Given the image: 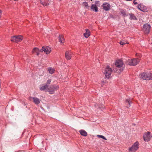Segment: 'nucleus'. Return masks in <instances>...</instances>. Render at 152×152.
<instances>
[{"instance_id": "1", "label": "nucleus", "mask_w": 152, "mask_h": 152, "mask_svg": "<svg viewBox=\"0 0 152 152\" xmlns=\"http://www.w3.org/2000/svg\"><path fill=\"white\" fill-rule=\"evenodd\" d=\"M140 60L138 58H133L132 59H128L126 62V64L129 66H135L138 64Z\"/></svg>"}, {"instance_id": "2", "label": "nucleus", "mask_w": 152, "mask_h": 152, "mask_svg": "<svg viewBox=\"0 0 152 152\" xmlns=\"http://www.w3.org/2000/svg\"><path fill=\"white\" fill-rule=\"evenodd\" d=\"M152 74L150 72H144L140 75V77L144 80L152 79Z\"/></svg>"}, {"instance_id": "3", "label": "nucleus", "mask_w": 152, "mask_h": 152, "mask_svg": "<svg viewBox=\"0 0 152 152\" xmlns=\"http://www.w3.org/2000/svg\"><path fill=\"white\" fill-rule=\"evenodd\" d=\"M113 71L111 68L110 67H106L104 72L106 78H109L110 77L111 73Z\"/></svg>"}, {"instance_id": "4", "label": "nucleus", "mask_w": 152, "mask_h": 152, "mask_svg": "<svg viewBox=\"0 0 152 152\" xmlns=\"http://www.w3.org/2000/svg\"><path fill=\"white\" fill-rule=\"evenodd\" d=\"M23 37L20 35L12 37L11 40L12 42H21L23 40Z\"/></svg>"}, {"instance_id": "5", "label": "nucleus", "mask_w": 152, "mask_h": 152, "mask_svg": "<svg viewBox=\"0 0 152 152\" xmlns=\"http://www.w3.org/2000/svg\"><path fill=\"white\" fill-rule=\"evenodd\" d=\"M139 144L138 142H135L132 147L129 149V150L130 152H135L139 148Z\"/></svg>"}, {"instance_id": "6", "label": "nucleus", "mask_w": 152, "mask_h": 152, "mask_svg": "<svg viewBox=\"0 0 152 152\" xmlns=\"http://www.w3.org/2000/svg\"><path fill=\"white\" fill-rule=\"evenodd\" d=\"M151 26L148 24H145L143 25V30L145 34H148L150 31Z\"/></svg>"}, {"instance_id": "7", "label": "nucleus", "mask_w": 152, "mask_h": 152, "mask_svg": "<svg viewBox=\"0 0 152 152\" xmlns=\"http://www.w3.org/2000/svg\"><path fill=\"white\" fill-rule=\"evenodd\" d=\"M51 49L50 47L48 46H43L40 50L41 52L44 51L46 54H49L51 51Z\"/></svg>"}, {"instance_id": "8", "label": "nucleus", "mask_w": 152, "mask_h": 152, "mask_svg": "<svg viewBox=\"0 0 152 152\" xmlns=\"http://www.w3.org/2000/svg\"><path fill=\"white\" fill-rule=\"evenodd\" d=\"M58 86L56 85H51L49 88H48V91L50 94H52L54 91L56 90L58 88Z\"/></svg>"}, {"instance_id": "9", "label": "nucleus", "mask_w": 152, "mask_h": 152, "mask_svg": "<svg viewBox=\"0 0 152 152\" xmlns=\"http://www.w3.org/2000/svg\"><path fill=\"white\" fill-rule=\"evenodd\" d=\"M152 136L150 135V133L149 132H147V133L144 134L143 136L144 140L145 142L149 141Z\"/></svg>"}, {"instance_id": "10", "label": "nucleus", "mask_w": 152, "mask_h": 152, "mask_svg": "<svg viewBox=\"0 0 152 152\" xmlns=\"http://www.w3.org/2000/svg\"><path fill=\"white\" fill-rule=\"evenodd\" d=\"M29 99L30 101H33L36 105L40 103L39 99L36 97H30Z\"/></svg>"}, {"instance_id": "11", "label": "nucleus", "mask_w": 152, "mask_h": 152, "mask_svg": "<svg viewBox=\"0 0 152 152\" xmlns=\"http://www.w3.org/2000/svg\"><path fill=\"white\" fill-rule=\"evenodd\" d=\"M103 9L106 11H108L110 8V5L108 3L105 2L102 5Z\"/></svg>"}, {"instance_id": "12", "label": "nucleus", "mask_w": 152, "mask_h": 152, "mask_svg": "<svg viewBox=\"0 0 152 152\" xmlns=\"http://www.w3.org/2000/svg\"><path fill=\"white\" fill-rule=\"evenodd\" d=\"M124 64L123 61L121 59L116 60L115 63V64L116 66H122Z\"/></svg>"}, {"instance_id": "13", "label": "nucleus", "mask_w": 152, "mask_h": 152, "mask_svg": "<svg viewBox=\"0 0 152 152\" xmlns=\"http://www.w3.org/2000/svg\"><path fill=\"white\" fill-rule=\"evenodd\" d=\"M72 56V53L70 51H66L65 53V57L67 60H70Z\"/></svg>"}, {"instance_id": "14", "label": "nucleus", "mask_w": 152, "mask_h": 152, "mask_svg": "<svg viewBox=\"0 0 152 152\" xmlns=\"http://www.w3.org/2000/svg\"><path fill=\"white\" fill-rule=\"evenodd\" d=\"M113 70L115 72L120 73L124 70L123 67H114Z\"/></svg>"}, {"instance_id": "15", "label": "nucleus", "mask_w": 152, "mask_h": 152, "mask_svg": "<svg viewBox=\"0 0 152 152\" xmlns=\"http://www.w3.org/2000/svg\"><path fill=\"white\" fill-rule=\"evenodd\" d=\"M41 52L40 50L37 48H34L32 51V53H36L37 56H39V52Z\"/></svg>"}, {"instance_id": "16", "label": "nucleus", "mask_w": 152, "mask_h": 152, "mask_svg": "<svg viewBox=\"0 0 152 152\" xmlns=\"http://www.w3.org/2000/svg\"><path fill=\"white\" fill-rule=\"evenodd\" d=\"M48 86L47 85H42L41 86L40 88V90L41 91H48Z\"/></svg>"}, {"instance_id": "17", "label": "nucleus", "mask_w": 152, "mask_h": 152, "mask_svg": "<svg viewBox=\"0 0 152 152\" xmlns=\"http://www.w3.org/2000/svg\"><path fill=\"white\" fill-rule=\"evenodd\" d=\"M120 12L121 14L124 17L127 16L128 15V14L126 13L125 10H120Z\"/></svg>"}, {"instance_id": "18", "label": "nucleus", "mask_w": 152, "mask_h": 152, "mask_svg": "<svg viewBox=\"0 0 152 152\" xmlns=\"http://www.w3.org/2000/svg\"><path fill=\"white\" fill-rule=\"evenodd\" d=\"M86 32L84 34V36L86 38H88L90 35V31L88 29H86Z\"/></svg>"}, {"instance_id": "19", "label": "nucleus", "mask_w": 152, "mask_h": 152, "mask_svg": "<svg viewBox=\"0 0 152 152\" xmlns=\"http://www.w3.org/2000/svg\"><path fill=\"white\" fill-rule=\"evenodd\" d=\"M129 15L130 16L129 19L130 20H137V18L134 14L132 13H129Z\"/></svg>"}, {"instance_id": "20", "label": "nucleus", "mask_w": 152, "mask_h": 152, "mask_svg": "<svg viewBox=\"0 0 152 152\" xmlns=\"http://www.w3.org/2000/svg\"><path fill=\"white\" fill-rule=\"evenodd\" d=\"M55 70L52 67H49L48 68V71L51 74L53 73Z\"/></svg>"}, {"instance_id": "21", "label": "nucleus", "mask_w": 152, "mask_h": 152, "mask_svg": "<svg viewBox=\"0 0 152 152\" xmlns=\"http://www.w3.org/2000/svg\"><path fill=\"white\" fill-rule=\"evenodd\" d=\"M59 41L61 43H64V39L63 35H60L59 36Z\"/></svg>"}, {"instance_id": "22", "label": "nucleus", "mask_w": 152, "mask_h": 152, "mask_svg": "<svg viewBox=\"0 0 152 152\" xmlns=\"http://www.w3.org/2000/svg\"><path fill=\"white\" fill-rule=\"evenodd\" d=\"M79 132L80 134L83 136H86L87 135V133L84 130H80L79 131Z\"/></svg>"}, {"instance_id": "23", "label": "nucleus", "mask_w": 152, "mask_h": 152, "mask_svg": "<svg viewBox=\"0 0 152 152\" xmlns=\"http://www.w3.org/2000/svg\"><path fill=\"white\" fill-rule=\"evenodd\" d=\"M143 5L142 4H139L137 6V8L139 9L140 10V11H143V12L144 11L143 10Z\"/></svg>"}, {"instance_id": "24", "label": "nucleus", "mask_w": 152, "mask_h": 152, "mask_svg": "<svg viewBox=\"0 0 152 152\" xmlns=\"http://www.w3.org/2000/svg\"><path fill=\"white\" fill-rule=\"evenodd\" d=\"M126 103L128 104L129 106V107H127V108H128L130 106V104L131 103V101L130 99H126Z\"/></svg>"}, {"instance_id": "25", "label": "nucleus", "mask_w": 152, "mask_h": 152, "mask_svg": "<svg viewBox=\"0 0 152 152\" xmlns=\"http://www.w3.org/2000/svg\"><path fill=\"white\" fill-rule=\"evenodd\" d=\"M107 82H106V79L105 78H104V79H103L101 82V86H103L104 84L105 83H106Z\"/></svg>"}, {"instance_id": "26", "label": "nucleus", "mask_w": 152, "mask_h": 152, "mask_svg": "<svg viewBox=\"0 0 152 152\" xmlns=\"http://www.w3.org/2000/svg\"><path fill=\"white\" fill-rule=\"evenodd\" d=\"M40 1L41 4H42L44 6H47V5H49V3H47L46 1L44 2L41 1Z\"/></svg>"}, {"instance_id": "27", "label": "nucleus", "mask_w": 152, "mask_h": 152, "mask_svg": "<svg viewBox=\"0 0 152 152\" xmlns=\"http://www.w3.org/2000/svg\"><path fill=\"white\" fill-rule=\"evenodd\" d=\"M97 136L99 138H102L103 139L105 140H107V139L104 136L102 135H97Z\"/></svg>"}, {"instance_id": "28", "label": "nucleus", "mask_w": 152, "mask_h": 152, "mask_svg": "<svg viewBox=\"0 0 152 152\" xmlns=\"http://www.w3.org/2000/svg\"><path fill=\"white\" fill-rule=\"evenodd\" d=\"M99 1H96V12H97L98 11V8L96 5L97 4V6H99Z\"/></svg>"}, {"instance_id": "29", "label": "nucleus", "mask_w": 152, "mask_h": 152, "mask_svg": "<svg viewBox=\"0 0 152 152\" xmlns=\"http://www.w3.org/2000/svg\"><path fill=\"white\" fill-rule=\"evenodd\" d=\"M83 5L85 7L86 9H88V3L86 2H84L83 3Z\"/></svg>"}, {"instance_id": "30", "label": "nucleus", "mask_w": 152, "mask_h": 152, "mask_svg": "<svg viewBox=\"0 0 152 152\" xmlns=\"http://www.w3.org/2000/svg\"><path fill=\"white\" fill-rule=\"evenodd\" d=\"M126 43H128L126 42L125 41L123 40L121 41L120 42V44L121 45H123Z\"/></svg>"}, {"instance_id": "31", "label": "nucleus", "mask_w": 152, "mask_h": 152, "mask_svg": "<svg viewBox=\"0 0 152 152\" xmlns=\"http://www.w3.org/2000/svg\"><path fill=\"white\" fill-rule=\"evenodd\" d=\"M91 8L93 11H95V5L94 4L92 5Z\"/></svg>"}, {"instance_id": "32", "label": "nucleus", "mask_w": 152, "mask_h": 152, "mask_svg": "<svg viewBox=\"0 0 152 152\" xmlns=\"http://www.w3.org/2000/svg\"><path fill=\"white\" fill-rule=\"evenodd\" d=\"M104 108L105 107L103 105H102L100 107H99V108L101 110H102L103 109H104Z\"/></svg>"}, {"instance_id": "33", "label": "nucleus", "mask_w": 152, "mask_h": 152, "mask_svg": "<svg viewBox=\"0 0 152 152\" xmlns=\"http://www.w3.org/2000/svg\"><path fill=\"white\" fill-rule=\"evenodd\" d=\"M51 80H50V79H49L47 81V84L46 85H48V84H50V82H51Z\"/></svg>"}, {"instance_id": "34", "label": "nucleus", "mask_w": 152, "mask_h": 152, "mask_svg": "<svg viewBox=\"0 0 152 152\" xmlns=\"http://www.w3.org/2000/svg\"><path fill=\"white\" fill-rule=\"evenodd\" d=\"M133 3L134 4H137V2L135 1L134 0L133 1Z\"/></svg>"}, {"instance_id": "35", "label": "nucleus", "mask_w": 152, "mask_h": 152, "mask_svg": "<svg viewBox=\"0 0 152 152\" xmlns=\"http://www.w3.org/2000/svg\"><path fill=\"white\" fill-rule=\"evenodd\" d=\"M136 56H138V57H140V54H139V53H137V54H136Z\"/></svg>"}, {"instance_id": "36", "label": "nucleus", "mask_w": 152, "mask_h": 152, "mask_svg": "<svg viewBox=\"0 0 152 152\" xmlns=\"http://www.w3.org/2000/svg\"><path fill=\"white\" fill-rule=\"evenodd\" d=\"M1 11L0 10V18H1Z\"/></svg>"}, {"instance_id": "37", "label": "nucleus", "mask_w": 152, "mask_h": 152, "mask_svg": "<svg viewBox=\"0 0 152 152\" xmlns=\"http://www.w3.org/2000/svg\"><path fill=\"white\" fill-rule=\"evenodd\" d=\"M150 86H151V87L152 88V84Z\"/></svg>"}, {"instance_id": "38", "label": "nucleus", "mask_w": 152, "mask_h": 152, "mask_svg": "<svg viewBox=\"0 0 152 152\" xmlns=\"http://www.w3.org/2000/svg\"><path fill=\"white\" fill-rule=\"evenodd\" d=\"M61 0H59V1H61Z\"/></svg>"}]
</instances>
